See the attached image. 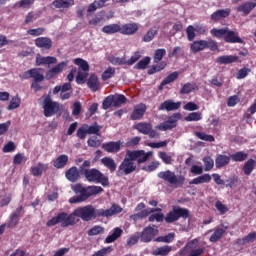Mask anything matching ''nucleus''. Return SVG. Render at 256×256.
Listing matches in <instances>:
<instances>
[{"label": "nucleus", "mask_w": 256, "mask_h": 256, "mask_svg": "<svg viewBox=\"0 0 256 256\" xmlns=\"http://www.w3.org/2000/svg\"><path fill=\"white\" fill-rule=\"evenodd\" d=\"M196 137L202 141H208L209 143H213V141H215V136L205 134V132H196Z\"/></svg>", "instance_id": "obj_61"}, {"label": "nucleus", "mask_w": 256, "mask_h": 256, "mask_svg": "<svg viewBox=\"0 0 256 256\" xmlns=\"http://www.w3.org/2000/svg\"><path fill=\"white\" fill-rule=\"evenodd\" d=\"M72 91L73 86L71 85V83L66 82L62 86H55L52 93L53 95H58L60 93V99H62V101H67V99H70Z\"/></svg>", "instance_id": "obj_12"}, {"label": "nucleus", "mask_w": 256, "mask_h": 256, "mask_svg": "<svg viewBox=\"0 0 256 256\" xmlns=\"http://www.w3.org/2000/svg\"><path fill=\"white\" fill-rule=\"evenodd\" d=\"M19 217L20 216H18V214H14V213H12L9 216V220H8V223H7L8 229H11L13 227H17V225H19Z\"/></svg>", "instance_id": "obj_53"}, {"label": "nucleus", "mask_w": 256, "mask_h": 256, "mask_svg": "<svg viewBox=\"0 0 256 256\" xmlns=\"http://www.w3.org/2000/svg\"><path fill=\"white\" fill-rule=\"evenodd\" d=\"M87 85L91 91H99L101 88V83L99 82V77H97V74H91L88 78Z\"/></svg>", "instance_id": "obj_29"}, {"label": "nucleus", "mask_w": 256, "mask_h": 256, "mask_svg": "<svg viewBox=\"0 0 256 256\" xmlns=\"http://www.w3.org/2000/svg\"><path fill=\"white\" fill-rule=\"evenodd\" d=\"M149 63H151V57L146 56L144 59L140 60L134 68L139 69V70H143V69H147V65H149Z\"/></svg>", "instance_id": "obj_60"}, {"label": "nucleus", "mask_w": 256, "mask_h": 256, "mask_svg": "<svg viewBox=\"0 0 256 256\" xmlns=\"http://www.w3.org/2000/svg\"><path fill=\"white\" fill-rule=\"evenodd\" d=\"M86 126V131L88 135H101L99 132L101 131V126L95 122L93 125L89 126V124H84Z\"/></svg>", "instance_id": "obj_41"}, {"label": "nucleus", "mask_w": 256, "mask_h": 256, "mask_svg": "<svg viewBox=\"0 0 256 256\" xmlns=\"http://www.w3.org/2000/svg\"><path fill=\"white\" fill-rule=\"evenodd\" d=\"M108 61L112 65H127V60L125 59V57L120 58V57L111 55L108 57Z\"/></svg>", "instance_id": "obj_50"}, {"label": "nucleus", "mask_w": 256, "mask_h": 256, "mask_svg": "<svg viewBox=\"0 0 256 256\" xmlns=\"http://www.w3.org/2000/svg\"><path fill=\"white\" fill-rule=\"evenodd\" d=\"M181 108V101H173L171 99L165 100L160 104L158 107V111H177L178 109Z\"/></svg>", "instance_id": "obj_16"}, {"label": "nucleus", "mask_w": 256, "mask_h": 256, "mask_svg": "<svg viewBox=\"0 0 256 256\" xmlns=\"http://www.w3.org/2000/svg\"><path fill=\"white\" fill-rule=\"evenodd\" d=\"M103 7H105V5L101 2V0H95L93 3H91L88 6V13H95V11H97V9H103Z\"/></svg>", "instance_id": "obj_52"}, {"label": "nucleus", "mask_w": 256, "mask_h": 256, "mask_svg": "<svg viewBox=\"0 0 256 256\" xmlns=\"http://www.w3.org/2000/svg\"><path fill=\"white\" fill-rule=\"evenodd\" d=\"M72 191L76 193L78 196H73L69 199V203H83V201H87L89 197H93V195H99V193H103V188L101 186H88L84 187L82 184H74L71 186Z\"/></svg>", "instance_id": "obj_2"}, {"label": "nucleus", "mask_w": 256, "mask_h": 256, "mask_svg": "<svg viewBox=\"0 0 256 256\" xmlns=\"http://www.w3.org/2000/svg\"><path fill=\"white\" fill-rule=\"evenodd\" d=\"M147 111V105L140 103L136 105L130 115V119L132 121H139V119H143V115H145Z\"/></svg>", "instance_id": "obj_18"}, {"label": "nucleus", "mask_w": 256, "mask_h": 256, "mask_svg": "<svg viewBox=\"0 0 256 256\" xmlns=\"http://www.w3.org/2000/svg\"><path fill=\"white\" fill-rule=\"evenodd\" d=\"M139 31V23L130 22L120 26V34L121 35H135Z\"/></svg>", "instance_id": "obj_15"}, {"label": "nucleus", "mask_w": 256, "mask_h": 256, "mask_svg": "<svg viewBox=\"0 0 256 256\" xmlns=\"http://www.w3.org/2000/svg\"><path fill=\"white\" fill-rule=\"evenodd\" d=\"M121 145H123L121 140L116 142L115 141L105 142L102 144V149L106 151V153H119L121 151Z\"/></svg>", "instance_id": "obj_20"}, {"label": "nucleus", "mask_w": 256, "mask_h": 256, "mask_svg": "<svg viewBox=\"0 0 256 256\" xmlns=\"http://www.w3.org/2000/svg\"><path fill=\"white\" fill-rule=\"evenodd\" d=\"M39 71H41V68H31L19 75L22 80L33 79L31 89H34L35 93L43 89V86L39 85V83L45 81V76Z\"/></svg>", "instance_id": "obj_4"}, {"label": "nucleus", "mask_w": 256, "mask_h": 256, "mask_svg": "<svg viewBox=\"0 0 256 256\" xmlns=\"http://www.w3.org/2000/svg\"><path fill=\"white\" fill-rule=\"evenodd\" d=\"M65 177L71 183H75L81 179V172H79L77 166H72L65 172Z\"/></svg>", "instance_id": "obj_22"}, {"label": "nucleus", "mask_w": 256, "mask_h": 256, "mask_svg": "<svg viewBox=\"0 0 256 256\" xmlns=\"http://www.w3.org/2000/svg\"><path fill=\"white\" fill-rule=\"evenodd\" d=\"M52 5L56 9H69V7L75 5V0H54Z\"/></svg>", "instance_id": "obj_33"}, {"label": "nucleus", "mask_w": 256, "mask_h": 256, "mask_svg": "<svg viewBox=\"0 0 256 256\" xmlns=\"http://www.w3.org/2000/svg\"><path fill=\"white\" fill-rule=\"evenodd\" d=\"M69 163V156L67 154L59 155L53 162L55 169H65V166Z\"/></svg>", "instance_id": "obj_28"}, {"label": "nucleus", "mask_w": 256, "mask_h": 256, "mask_svg": "<svg viewBox=\"0 0 256 256\" xmlns=\"http://www.w3.org/2000/svg\"><path fill=\"white\" fill-rule=\"evenodd\" d=\"M247 157H249V154L245 151H238L230 155V159L235 163H243V161H247Z\"/></svg>", "instance_id": "obj_37"}, {"label": "nucleus", "mask_w": 256, "mask_h": 256, "mask_svg": "<svg viewBox=\"0 0 256 256\" xmlns=\"http://www.w3.org/2000/svg\"><path fill=\"white\" fill-rule=\"evenodd\" d=\"M153 156V152H145V150H128L126 157H130L133 162H137L138 165H143L149 161V157Z\"/></svg>", "instance_id": "obj_9"}, {"label": "nucleus", "mask_w": 256, "mask_h": 256, "mask_svg": "<svg viewBox=\"0 0 256 256\" xmlns=\"http://www.w3.org/2000/svg\"><path fill=\"white\" fill-rule=\"evenodd\" d=\"M231 15V10L229 8L216 10L211 14L210 19L214 21V23H219V21H223V19H227Z\"/></svg>", "instance_id": "obj_21"}, {"label": "nucleus", "mask_w": 256, "mask_h": 256, "mask_svg": "<svg viewBox=\"0 0 256 256\" xmlns=\"http://www.w3.org/2000/svg\"><path fill=\"white\" fill-rule=\"evenodd\" d=\"M123 212V208L117 204H112L109 209H95L93 205H86L83 207L76 208L71 214L67 212H60L56 216L52 217L46 222L48 227H55V225H60L63 229L65 227H73L79 223V218L82 221H93L97 217H113V215H119ZM79 217V218H77Z\"/></svg>", "instance_id": "obj_1"}, {"label": "nucleus", "mask_w": 256, "mask_h": 256, "mask_svg": "<svg viewBox=\"0 0 256 256\" xmlns=\"http://www.w3.org/2000/svg\"><path fill=\"white\" fill-rule=\"evenodd\" d=\"M167 55V50L165 48L157 49L154 53L153 61L154 63H159L162 61L163 56Z\"/></svg>", "instance_id": "obj_55"}, {"label": "nucleus", "mask_w": 256, "mask_h": 256, "mask_svg": "<svg viewBox=\"0 0 256 256\" xmlns=\"http://www.w3.org/2000/svg\"><path fill=\"white\" fill-rule=\"evenodd\" d=\"M167 67L166 62H160L157 65H152L150 69H148V75H155V73H159V71H163Z\"/></svg>", "instance_id": "obj_44"}, {"label": "nucleus", "mask_w": 256, "mask_h": 256, "mask_svg": "<svg viewBox=\"0 0 256 256\" xmlns=\"http://www.w3.org/2000/svg\"><path fill=\"white\" fill-rule=\"evenodd\" d=\"M134 129L142 135H148L150 139H159L161 137L157 130H153V124L149 122H140L134 126Z\"/></svg>", "instance_id": "obj_10"}, {"label": "nucleus", "mask_w": 256, "mask_h": 256, "mask_svg": "<svg viewBox=\"0 0 256 256\" xmlns=\"http://www.w3.org/2000/svg\"><path fill=\"white\" fill-rule=\"evenodd\" d=\"M74 65L80 67V69L84 72H89V63L82 58L74 59Z\"/></svg>", "instance_id": "obj_49"}, {"label": "nucleus", "mask_w": 256, "mask_h": 256, "mask_svg": "<svg viewBox=\"0 0 256 256\" xmlns=\"http://www.w3.org/2000/svg\"><path fill=\"white\" fill-rule=\"evenodd\" d=\"M34 43L39 49L49 50L51 49V47H53V41L51 40V38L47 37H39L34 40Z\"/></svg>", "instance_id": "obj_26"}, {"label": "nucleus", "mask_w": 256, "mask_h": 256, "mask_svg": "<svg viewBox=\"0 0 256 256\" xmlns=\"http://www.w3.org/2000/svg\"><path fill=\"white\" fill-rule=\"evenodd\" d=\"M184 119L188 122L201 121V119H203V114H201V112H192L189 113Z\"/></svg>", "instance_id": "obj_59"}, {"label": "nucleus", "mask_w": 256, "mask_h": 256, "mask_svg": "<svg viewBox=\"0 0 256 256\" xmlns=\"http://www.w3.org/2000/svg\"><path fill=\"white\" fill-rule=\"evenodd\" d=\"M102 33H105L106 35H115V33L121 34V25L119 24L105 25L102 28Z\"/></svg>", "instance_id": "obj_34"}, {"label": "nucleus", "mask_w": 256, "mask_h": 256, "mask_svg": "<svg viewBox=\"0 0 256 256\" xmlns=\"http://www.w3.org/2000/svg\"><path fill=\"white\" fill-rule=\"evenodd\" d=\"M102 165L110 171V173H115L117 171V163L111 157H104L101 160Z\"/></svg>", "instance_id": "obj_30"}, {"label": "nucleus", "mask_w": 256, "mask_h": 256, "mask_svg": "<svg viewBox=\"0 0 256 256\" xmlns=\"http://www.w3.org/2000/svg\"><path fill=\"white\" fill-rule=\"evenodd\" d=\"M134 171H137V165L131 159V157L126 156L120 163L116 175L117 177H123V175H131V173H134Z\"/></svg>", "instance_id": "obj_8"}, {"label": "nucleus", "mask_w": 256, "mask_h": 256, "mask_svg": "<svg viewBox=\"0 0 256 256\" xmlns=\"http://www.w3.org/2000/svg\"><path fill=\"white\" fill-rule=\"evenodd\" d=\"M227 28H213L210 30V35L216 39H225Z\"/></svg>", "instance_id": "obj_38"}, {"label": "nucleus", "mask_w": 256, "mask_h": 256, "mask_svg": "<svg viewBox=\"0 0 256 256\" xmlns=\"http://www.w3.org/2000/svg\"><path fill=\"white\" fill-rule=\"evenodd\" d=\"M111 251H113V248L111 246H108L98 250L97 252L92 254V256H106L108 253H111Z\"/></svg>", "instance_id": "obj_64"}, {"label": "nucleus", "mask_w": 256, "mask_h": 256, "mask_svg": "<svg viewBox=\"0 0 256 256\" xmlns=\"http://www.w3.org/2000/svg\"><path fill=\"white\" fill-rule=\"evenodd\" d=\"M43 99V111H44V117H53V115H57L59 111L61 110V103L57 101H53L51 99V94H44L42 96Z\"/></svg>", "instance_id": "obj_6"}, {"label": "nucleus", "mask_w": 256, "mask_h": 256, "mask_svg": "<svg viewBox=\"0 0 256 256\" xmlns=\"http://www.w3.org/2000/svg\"><path fill=\"white\" fill-rule=\"evenodd\" d=\"M179 79V72L175 71L170 73L164 80L161 82L160 87H165V85H169V83H173Z\"/></svg>", "instance_id": "obj_39"}, {"label": "nucleus", "mask_w": 256, "mask_h": 256, "mask_svg": "<svg viewBox=\"0 0 256 256\" xmlns=\"http://www.w3.org/2000/svg\"><path fill=\"white\" fill-rule=\"evenodd\" d=\"M174 239H175V233L171 232L168 235L157 237L155 241L157 243H173Z\"/></svg>", "instance_id": "obj_47"}, {"label": "nucleus", "mask_w": 256, "mask_h": 256, "mask_svg": "<svg viewBox=\"0 0 256 256\" xmlns=\"http://www.w3.org/2000/svg\"><path fill=\"white\" fill-rule=\"evenodd\" d=\"M114 107H121V105H125L127 103V97L123 94H115L113 95Z\"/></svg>", "instance_id": "obj_43"}, {"label": "nucleus", "mask_w": 256, "mask_h": 256, "mask_svg": "<svg viewBox=\"0 0 256 256\" xmlns=\"http://www.w3.org/2000/svg\"><path fill=\"white\" fill-rule=\"evenodd\" d=\"M154 217L157 223H162L163 219L165 223H175L180 219H189V217H191V214L187 208L173 206L172 210L166 215V217L163 215V213H156L154 214Z\"/></svg>", "instance_id": "obj_3"}, {"label": "nucleus", "mask_w": 256, "mask_h": 256, "mask_svg": "<svg viewBox=\"0 0 256 256\" xmlns=\"http://www.w3.org/2000/svg\"><path fill=\"white\" fill-rule=\"evenodd\" d=\"M223 235H225V229L217 228L209 238L210 243H217V241H219Z\"/></svg>", "instance_id": "obj_40"}, {"label": "nucleus", "mask_w": 256, "mask_h": 256, "mask_svg": "<svg viewBox=\"0 0 256 256\" xmlns=\"http://www.w3.org/2000/svg\"><path fill=\"white\" fill-rule=\"evenodd\" d=\"M20 106H21V98L19 96H14L11 99L10 104L7 107V110L14 111V109H19Z\"/></svg>", "instance_id": "obj_48"}, {"label": "nucleus", "mask_w": 256, "mask_h": 256, "mask_svg": "<svg viewBox=\"0 0 256 256\" xmlns=\"http://www.w3.org/2000/svg\"><path fill=\"white\" fill-rule=\"evenodd\" d=\"M170 251H173V247L171 246H161L154 250L153 255H161V256H167L169 255Z\"/></svg>", "instance_id": "obj_42"}, {"label": "nucleus", "mask_w": 256, "mask_h": 256, "mask_svg": "<svg viewBox=\"0 0 256 256\" xmlns=\"http://www.w3.org/2000/svg\"><path fill=\"white\" fill-rule=\"evenodd\" d=\"M203 183H211V176L209 174H202L189 182V185H202Z\"/></svg>", "instance_id": "obj_36"}, {"label": "nucleus", "mask_w": 256, "mask_h": 256, "mask_svg": "<svg viewBox=\"0 0 256 256\" xmlns=\"http://www.w3.org/2000/svg\"><path fill=\"white\" fill-rule=\"evenodd\" d=\"M111 107H114L113 94H110L109 96L105 97L102 101V109H104V111H107V109Z\"/></svg>", "instance_id": "obj_56"}, {"label": "nucleus", "mask_w": 256, "mask_h": 256, "mask_svg": "<svg viewBox=\"0 0 256 256\" xmlns=\"http://www.w3.org/2000/svg\"><path fill=\"white\" fill-rule=\"evenodd\" d=\"M237 61H239V57L233 55H223L216 59L218 65H230V63H237Z\"/></svg>", "instance_id": "obj_27"}, {"label": "nucleus", "mask_w": 256, "mask_h": 256, "mask_svg": "<svg viewBox=\"0 0 256 256\" xmlns=\"http://www.w3.org/2000/svg\"><path fill=\"white\" fill-rule=\"evenodd\" d=\"M48 169L49 164L39 162L36 166H32L30 168V173L33 175V177H41V175L46 173Z\"/></svg>", "instance_id": "obj_24"}, {"label": "nucleus", "mask_w": 256, "mask_h": 256, "mask_svg": "<svg viewBox=\"0 0 256 256\" xmlns=\"http://www.w3.org/2000/svg\"><path fill=\"white\" fill-rule=\"evenodd\" d=\"M256 240V232H250L243 238L238 239L240 245H246V243H253Z\"/></svg>", "instance_id": "obj_45"}, {"label": "nucleus", "mask_w": 256, "mask_h": 256, "mask_svg": "<svg viewBox=\"0 0 256 256\" xmlns=\"http://www.w3.org/2000/svg\"><path fill=\"white\" fill-rule=\"evenodd\" d=\"M157 235H159L158 229H155L154 227L151 226H147L142 230L139 239L141 243H151V241L155 239Z\"/></svg>", "instance_id": "obj_13"}, {"label": "nucleus", "mask_w": 256, "mask_h": 256, "mask_svg": "<svg viewBox=\"0 0 256 256\" xmlns=\"http://www.w3.org/2000/svg\"><path fill=\"white\" fill-rule=\"evenodd\" d=\"M103 233H105V228L99 225H96L88 230L89 237H93L95 235H103Z\"/></svg>", "instance_id": "obj_51"}, {"label": "nucleus", "mask_w": 256, "mask_h": 256, "mask_svg": "<svg viewBox=\"0 0 256 256\" xmlns=\"http://www.w3.org/2000/svg\"><path fill=\"white\" fill-rule=\"evenodd\" d=\"M205 47L210 51H219V44H217V41L213 40L212 38H208V40H206Z\"/></svg>", "instance_id": "obj_62"}, {"label": "nucleus", "mask_w": 256, "mask_h": 256, "mask_svg": "<svg viewBox=\"0 0 256 256\" xmlns=\"http://www.w3.org/2000/svg\"><path fill=\"white\" fill-rule=\"evenodd\" d=\"M179 121H181V113L176 112L168 117L167 121H164L156 126L159 131H171L177 127Z\"/></svg>", "instance_id": "obj_11"}, {"label": "nucleus", "mask_w": 256, "mask_h": 256, "mask_svg": "<svg viewBox=\"0 0 256 256\" xmlns=\"http://www.w3.org/2000/svg\"><path fill=\"white\" fill-rule=\"evenodd\" d=\"M69 65V60H65L52 67L46 72L45 79L51 81V79L57 77L59 73H63V70Z\"/></svg>", "instance_id": "obj_14"}, {"label": "nucleus", "mask_w": 256, "mask_h": 256, "mask_svg": "<svg viewBox=\"0 0 256 256\" xmlns=\"http://www.w3.org/2000/svg\"><path fill=\"white\" fill-rule=\"evenodd\" d=\"M255 165H256V161L253 158L248 159L242 168V171L244 172V175H251V173H253V171L255 170Z\"/></svg>", "instance_id": "obj_35"}, {"label": "nucleus", "mask_w": 256, "mask_h": 256, "mask_svg": "<svg viewBox=\"0 0 256 256\" xmlns=\"http://www.w3.org/2000/svg\"><path fill=\"white\" fill-rule=\"evenodd\" d=\"M231 163V156L225 154H218L215 159V167L216 169H223V167H227Z\"/></svg>", "instance_id": "obj_25"}, {"label": "nucleus", "mask_w": 256, "mask_h": 256, "mask_svg": "<svg viewBox=\"0 0 256 256\" xmlns=\"http://www.w3.org/2000/svg\"><path fill=\"white\" fill-rule=\"evenodd\" d=\"M207 45V40H196L190 44V49L192 53H199L205 51Z\"/></svg>", "instance_id": "obj_31"}, {"label": "nucleus", "mask_w": 256, "mask_h": 256, "mask_svg": "<svg viewBox=\"0 0 256 256\" xmlns=\"http://www.w3.org/2000/svg\"><path fill=\"white\" fill-rule=\"evenodd\" d=\"M83 175L89 183H100L103 187L109 185V177L105 176L99 169L92 168L90 170H84Z\"/></svg>", "instance_id": "obj_7"}, {"label": "nucleus", "mask_w": 256, "mask_h": 256, "mask_svg": "<svg viewBox=\"0 0 256 256\" xmlns=\"http://www.w3.org/2000/svg\"><path fill=\"white\" fill-rule=\"evenodd\" d=\"M256 8V2L254 1H246L239 6H237V13H242L243 17H247Z\"/></svg>", "instance_id": "obj_19"}, {"label": "nucleus", "mask_w": 256, "mask_h": 256, "mask_svg": "<svg viewBox=\"0 0 256 256\" xmlns=\"http://www.w3.org/2000/svg\"><path fill=\"white\" fill-rule=\"evenodd\" d=\"M87 135H89L87 132V126L83 124L80 128H78L76 132V137L81 141H85V139L87 138Z\"/></svg>", "instance_id": "obj_57"}, {"label": "nucleus", "mask_w": 256, "mask_h": 256, "mask_svg": "<svg viewBox=\"0 0 256 256\" xmlns=\"http://www.w3.org/2000/svg\"><path fill=\"white\" fill-rule=\"evenodd\" d=\"M204 171H211L215 167V161L210 156H205L203 158Z\"/></svg>", "instance_id": "obj_54"}, {"label": "nucleus", "mask_w": 256, "mask_h": 256, "mask_svg": "<svg viewBox=\"0 0 256 256\" xmlns=\"http://www.w3.org/2000/svg\"><path fill=\"white\" fill-rule=\"evenodd\" d=\"M123 235V229L116 227L113 229L112 234L108 235L106 239L104 240V243L109 244V243H115L119 237Z\"/></svg>", "instance_id": "obj_32"}, {"label": "nucleus", "mask_w": 256, "mask_h": 256, "mask_svg": "<svg viewBox=\"0 0 256 256\" xmlns=\"http://www.w3.org/2000/svg\"><path fill=\"white\" fill-rule=\"evenodd\" d=\"M158 179H162L168 185H171L175 189L178 187H183L185 185V176L177 175L175 172L171 170L161 171L157 174Z\"/></svg>", "instance_id": "obj_5"}, {"label": "nucleus", "mask_w": 256, "mask_h": 256, "mask_svg": "<svg viewBox=\"0 0 256 256\" xmlns=\"http://www.w3.org/2000/svg\"><path fill=\"white\" fill-rule=\"evenodd\" d=\"M197 87V84H191V83H186L183 85V87L180 90L181 95H189L191 91H195V88Z\"/></svg>", "instance_id": "obj_58"}, {"label": "nucleus", "mask_w": 256, "mask_h": 256, "mask_svg": "<svg viewBox=\"0 0 256 256\" xmlns=\"http://www.w3.org/2000/svg\"><path fill=\"white\" fill-rule=\"evenodd\" d=\"M35 65L36 67H41V65H46L49 68L51 67V65H57V58L54 56H41L38 54L36 57Z\"/></svg>", "instance_id": "obj_17"}, {"label": "nucleus", "mask_w": 256, "mask_h": 256, "mask_svg": "<svg viewBox=\"0 0 256 256\" xmlns=\"http://www.w3.org/2000/svg\"><path fill=\"white\" fill-rule=\"evenodd\" d=\"M155 36H157V30L150 28L146 34L143 36L142 41L144 43H151L153 39H155Z\"/></svg>", "instance_id": "obj_46"}, {"label": "nucleus", "mask_w": 256, "mask_h": 256, "mask_svg": "<svg viewBox=\"0 0 256 256\" xmlns=\"http://www.w3.org/2000/svg\"><path fill=\"white\" fill-rule=\"evenodd\" d=\"M224 41L225 43H243V39L239 37V33L230 30L229 28L226 29Z\"/></svg>", "instance_id": "obj_23"}, {"label": "nucleus", "mask_w": 256, "mask_h": 256, "mask_svg": "<svg viewBox=\"0 0 256 256\" xmlns=\"http://www.w3.org/2000/svg\"><path fill=\"white\" fill-rule=\"evenodd\" d=\"M115 75V68L108 67L103 73H102V81H108V79H111Z\"/></svg>", "instance_id": "obj_63"}]
</instances>
